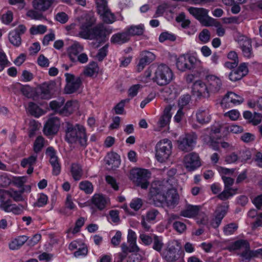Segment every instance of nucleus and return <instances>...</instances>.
Instances as JSON below:
<instances>
[{
	"instance_id": "1",
	"label": "nucleus",
	"mask_w": 262,
	"mask_h": 262,
	"mask_svg": "<svg viewBox=\"0 0 262 262\" xmlns=\"http://www.w3.org/2000/svg\"><path fill=\"white\" fill-rule=\"evenodd\" d=\"M66 140L70 143H78L81 146L87 145L85 129L81 125L66 122Z\"/></svg>"
},
{
	"instance_id": "2",
	"label": "nucleus",
	"mask_w": 262,
	"mask_h": 262,
	"mask_svg": "<svg viewBox=\"0 0 262 262\" xmlns=\"http://www.w3.org/2000/svg\"><path fill=\"white\" fill-rule=\"evenodd\" d=\"M173 77V74L169 67L162 63L157 67L153 80L159 85H165L171 81Z\"/></svg>"
},
{
	"instance_id": "3",
	"label": "nucleus",
	"mask_w": 262,
	"mask_h": 262,
	"mask_svg": "<svg viewBox=\"0 0 262 262\" xmlns=\"http://www.w3.org/2000/svg\"><path fill=\"white\" fill-rule=\"evenodd\" d=\"M172 147V143L168 139L159 141L155 147L156 159L161 163L167 160L171 154Z\"/></svg>"
},
{
	"instance_id": "4",
	"label": "nucleus",
	"mask_w": 262,
	"mask_h": 262,
	"mask_svg": "<svg viewBox=\"0 0 262 262\" xmlns=\"http://www.w3.org/2000/svg\"><path fill=\"white\" fill-rule=\"evenodd\" d=\"M150 177V173L146 169H135L130 171L129 179L138 186L142 189H147L149 183L148 179Z\"/></svg>"
},
{
	"instance_id": "5",
	"label": "nucleus",
	"mask_w": 262,
	"mask_h": 262,
	"mask_svg": "<svg viewBox=\"0 0 262 262\" xmlns=\"http://www.w3.org/2000/svg\"><path fill=\"white\" fill-rule=\"evenodd\" d=\"M0 208L6 212H11L14 215H18L21 214L26 209V207L22 204H13L10 199L6 200L4 194L0 195Z\"/></svg>"
},
{
	"instance_id": "6",
	"label": "nucleus",
	"mask_w": 262,
	"mask_h": 262,
	"mask_svg": "<svg viewBox=\"0 0 262 262\" xmlns=\"http://www.w3.org/2000/svg\"><path fill=\"white\" fill-rule=\"evenodd\" d=\"M188 11L190 14L198 19L202 25L208 27L213 25L214 19L208 16V10L203 8L190 7L188 8Z\"/></svg>"
},
{
	"instance_id": "7",
	"label": "nucleus",
	"mask_w": 262,
	"mask_h": 262,
	"mask_svg": "<svg viewBox=\"0 0 262 262\" xmlns=\"http://www.w3.org/2000/svg\"><path fill=\"white\" fill-rule=\"evenodd\" d=\"M96 4L97 12L105 23L112 24L115 21V16L108 8L106 0H96Z\"/></svg>"
},
{
	"instance_id": "8",
	"label": "nucleus",
	"mask_w": 262,
	"mask_h": 262,
	"mask_svg": "<svg viewBox=\"0 0 262 262\" xmlns=\"http://www.w3.org/2000/svg\"><path fill=\"white\" fill-rule=\"evenodd\" d=\"M197 138V135L194 133L186 134L178 140V148L185 152L191 151L196 144Z\"/></svg>"
},
{
	"instance_id": "9",
	"label": "nucleus",
	"mask_w": 262,
	"mask_h": 262,
	"mask_svg": "<svg viewBox=\"0 0 262 262\" xmlns=\"http://www.w3.org/2000/svg\"><path fill=\"white\" fill-rule=\"evenodd\" d=\"M197 59L189 55L180 56L177 60V68L182 72L194 69L196 67Z\"/></svg>"
},
{
	"instance_id": "10",
	"label": "nucleus",
	"mask_w": 262,
	"mask_h": 262,
	"mask_svg": "<svg viewBox=\"0 0 262 262\" xmlns=\"http://www.w3.org/2000/svg\"><path fill=\"white\" fill-rule=\"evenodd\" d=\"M96 19L91 14L85 16V21L81 24L79 32V36L84 39H90L92 26L95 23Z\"/></svg>"
},
{
	"instance_id": "11",
	"label": "nucleus",
	"mask_w": 262,
	"mask_h": 262,
	"mask_svg": "<svg viewBox=\"0 0 262 262\" xmlns=\"http://www.w3.org/2000/svg\"><path fill=\"white\" fill-rule=\"evenodd\" d=\"M228 249L231 250H236L238 249L243 250L241 256L245 259H250L253 257L252 250H250L249 243L246 240L240 239L234 242Z\"/></svg>"
},
{
	"instance_id": "12",
	"label": "nucleus",
	"mask_w": 262,
	"mask_h": 262,
	"mask_svg": "<svg viewBox=\"0 0 262 262\" xmlns=\"http://www.w3.org/2000/svg\"><path fill=\"white\" fill-rule=\"evenodd\" d=\"M206 84L211 95V94H216L221 90L222 83L220 78L213 75H209L206 76Z\"/></svg>"
},
{
	"instance_id": "13",
	"label": "nucleus",
	"mask_w": 262,
	"mask_h": 262,
	"mask_svg": "<svg viewBox=\"0 0 262 262\" xmlns=\"http://www.w3.org/2000/svg\"><path fill=\"white\" fill-rule=\"evenodd\" d=\"M186 168L188 171H193L201 166L199 155L195 152H191L186 155L184 159Z\"/></svg>"
},
{
	"instance_id": "14",
	"label": "nucleus",
	"mask_w": 262,
	"mask_h": 262,
	"mask_svg": "<svg viewBox=\"0 0 262 262\" xmlns=\"http://www.w3.org/2000/svg\"><path fill=\"white\" fill-rule=\"evenodd\" d=\"M239 45L243 55L247 58H250L253 56L251 40L245 36H239L237 39Z\"/></svg>"
},
{
	"instance_id": "15",
	"label": "nucleus",
	"mask_w": 262,
	"mask_h": 262,
	"mask_svg": "<svg viewBox=\"0 0 262 262\" xmlns=\"http://www.w3.org/2000/svg\"><path fill=\"white\" fill-rule=\"evenodd\" d=\"M112 32V30L106 28L103 24H99L92 29L90 39L104 40L106 36Z\"/></svg>"
},
{
	"instance_id": "16",
	"label": "nucleus",
	"mask_w": 262,
	"mask_h": 262,
	"mask_svg": "<svg viewBox=\"0 0 262 262\" xmlns=\"http://www.w3.org/2000/svg\"><path fill=\"white\" fill-rule=\"evenodd\" d=\"M192 92L193 95L198 97H203L208 98L210 96L206 82L204 83L201 80L196 81L192 86Z\"/></svg>"
},
{
	"instance_id": "17",
	"label": "nucleus",
	"mask_w": 262,
	"mask_h": 262,
	"mask_svg": "<svg viewBox=\"0 0 262 262\" xmlns=\"http://www.w3.org/2000/svg\"><path fill=\"white\" fill-rule=\"evenodd\" d=\"M60 121L57 117L49 119L44 125L43 133L46 136L56 134L60 127Z\"/></svg>"
},
{
	"instance_id": "18",
	"label": "nucleus",
	"mask_w": 262,
	"mask_h": 262,
	"mask_svg": "<svg viewBox=\"0 0 262 262\" xmlns=\"http://www.w3.org/2000/svg\"><path fill=\"white\" fill-rule=\"evenodd\" d=\"M55 84V82L53 81L45 82L41 84L38 88V91L37 92L38 95L43 99H49L51 98Z\"/></svg>"
},
{
	"instance_id": "19",
	"label": "nucleus",
	"mask_w": 262,
	"mask_h": 262,
	"mask_svg": "<svg viewBox=\"0 0 262 262\" xmlns=\"http://www.w3.org/2000/svg\"><path fill=\"white\" fill-rule=\"evenodd\" d=\"M248 73L247 64L244 62L241 63L237 69L232 70L229 75V78L232 81L241 80Z\"/></svg>"
},
{
	"instance_id": "20",
	"label": "nucleus",
	"mask_w": 262,
	"mask_h": 262,
	"mask_svg": "<svg viewBox=\"0 0 262 262\" xmlns=\"http://www.w3.org/2000/svg\"><path fill=\"white\" fill-rule=\"evenodd\" d=\"M196 119L198 122L201 124L208 123L211 119V115L209 108L201 107L196 111Z\"/></svg>"
},
{
	"instance_id": "21",
	"label": "nucleus",
	"mask_w": 262,
	"mask_h": 262,
	"mask_svg": "<svg viewBox=\"0 0 262 262\" xmlns=\"http://www.w3.org/2000/svg\"><path fill=\"white\" fill-rule=\"evenodd\" d=\"M141 56L137 65V69L139 72L141 71L146 65L150 63L156 58L154 54L147 51H143Z\"/></svg>"
},
{
	"instance_id": "22",
	"label": "nucleus",
	"mask_w": 262,
	"mask_h": 262,
	"mask_svg": "<svg viewBox=\"0 0 262 262\" xmlns=\"http://www.w3.org/2000/svg\"><path fill=\"white\" fill-rule=\"evenodd\" d=\"M83 50V46L78 42H75L67 49V53L70 61L75 62L76 58Z\"/></svg>"
},
{
	"instance_id": "23",
	"label": "nucleus",
	"mask_w": 262,
	"mask_h": 262,
	"mask_svg": "<svg viewBox=\"0 0 262 262\" xmlns=\"http://www.w3.org/2000/svg\"><path fill=\"white\" fill-rule=\"evenodd\" d=\"M171 110V106L170 105L165 108L163 115L160 117L159 120L157 122L158 127L155 129L156 130L159 131L161 128L168 124L171 117V115L170 114Z\"/></svg>"
},
{
	"instance_id": "24",
	"label": "nucleus",
	"mask_w": 262,
	"mask_h": 262,
	"mask_svg": "<svg viewBox=\"0 0 262 262\" xmlns=\"http://www.w3.org/2000/svg\"><path fill=\"white\" fill-rule=\"evenodd\" d=\"M105 161L106 164L109 166L108 168L113 170L118 168L120 164V156L114 152L107 154Z\"/></svg>"
},
{
	"instance_id": "25",
	"label": "nucleus",
	"mask_w": 262,
	"mask_h": 262,
	"mask_svg": "<svg viewBox=\"0 0 262 262\" xmlns=\"http://www.w3.org/2000/svg\"><path fill=\"white\" fill-rule=\"evenodd\" d=\"M179 251L174 246H169L163 253V257L168 262L175 261L180 257L178 253Z\"/></svg>"
},
{
	"instance_id": "26",
	"label": "nucleus",
	"mask_w": 262,
	"mask_h": 262,
	"mask_svg": "<svg viewBox=\"0 0 262 262\" xmlns=\"http://www.w3.org/2000/svg\"><path fill=\"white\" fill-rule=\"evenodd\" d=\"M55 0H33V7L35 10L45 12L48 10Z\"/></svg>"
},
{
	"instance_id": "27",
	"label": "nucleus",
	"mask_w": 262,
	"mask_h": 262,
	"mask_svg": "<svg viewBox=\"0 0 262 262\" xmlns=\"http://www.w3.org/2000/svg\"><path fill=\"white\" fill-rule=\"evenodd\" d=\"M166 203L167 206L174 207L179 203V195L176 189H172L165 194Z\"/></svg>"
},
{
	"instance_id": "28",
	"label": "nucleus",
	"mask_w": 262,
	"mask_h": 262,
	"mask_svg": "<svg viewBox=\"0 0 262 262\" xmlns=\"http://www.w3.org/2000/svg\"><path fill=\"white\" fill-rule=\"evenodd\" d=\"M244 98L241 96L237 95L235 93L229 92H228L223 98L221 104L224 103H232L234 104H239L243 102Z\"/></svg>"
},
{
	"instance_id": "29",
	"label": "nucleus",
	"mask_w": 262,
	"mask_h": 262,
	"mask_svg": "<svg viewBox=\"0 0 262 262\" xmlns=\"http://www.w3.org/2000/svg\"><path fill=\"white\" fill-rule=\"evenodd\" d=\"M129 40L130 37L125 30L122 32L114 34L111 38L112 43L118 45L126 43Z\"/></svg>"
},
{
	"instance_id": "30",
	"label": "nucleus",
	"mask_w": 262,
	"mask_h": 262,
	"mask_svg": "<svg viewBox=\"0 0 262 262\" xmlns=\"http://www.w3.org/2000/svg\"><path fill=\"white\" fill-rule=\"evenodd\" d=\"M92 205L99 210H102L106 206V200L104 196L100 194H95L91 199Z\"/></svg>"
},
{
	"instance_id": "31",
	"label": "nucleus",
	"mask_w": 262,
	"mask_h": 262,
	"mask_svg": "<svg viewBox=\"0 0 262 262\" xmlns=\"http://www.w3.org/2000/svg\"><path fill=\"white\" fill-rule=\"evenodd\" d=\"M201 209L200 206H193L188 205L186 206V209L182 210L180 215L186 217H192L196 216Z\"/></svg>"
},
{
	"instance_id": "32",
	"label": "nucleus",
	"mask_w": 262,
	"mask_h": 262,
	"mask_svg": "<svg viewBox=\"0 0 262 262\" xmlns=\"http://www.w3.org/2000/svg\"><path fill=\"white\" fill-rule=\"evenodd\" d=\"M128 36H140L143 34L145 31L144 26L143 24L139 25H132L125 29Z\"/></svg>"
},
{
	"instance_id": "33",
	"label": "nucleus",
	"mask_w": 262,
	"mask_h": 262,
	"mask_svg": "<svg viewBox=\"0 0 262 262\" xmlns=\"http://www.w3.org/2000/svg\"><path fill=\"white\" fill-rule=\"evenodd\" d=\"M169 180L170 179L165 182H162L156 187H152L151 188V192L152 193L158 192V193H162L164 194L168 193L170 190L173 189L172 186L169 185Z\"/></svg>"
},
{
	"instance_id": "34",
	"label": "nucleus",
	"mask_w": 262,
	"mask_h": 262,
	"mask_svg": "<svg viewBox=\"0 0 262 262\" xmlns=\"http://www.w3.org/2000/svg\"><path fill=\"white\" fill-rule=\"evenodd\" d=\"M28 240L26 236L22 235L17 236L12 240L9 244L11 250H17L20 248Z\"/></svg>"
},
{
	"instance_id": "35",
	"label": "nucleus",
	"mask_w": 262,
	"mask_h": 262,
	"mask_svg": "<svg viewBox=\"0 0 262 262\" xmlns=\"http://www.w3.org/2000/svg\"><path fill=\"white\" fill-rule=\"evenodd\" d=\"M76 106V102L68 101L63 108L59 111V114L64 116H69L73 113Z\"/></svg>"
},
{
	"instance_id": "36",
	"label": "nucleus",
	"mask_w": 262,
	"mask_h": 262,
	"mask_svg": "<svg viewBox=\"0 0 262 262\" xmlns=\"http://www.w3.org/2000/svg\"><path fill=\"white\" fill-rule=\"evenodd\" d=\"M81 84V80L80 77H77L76 80L67 84L64 91L66 94H72L75 92Z\"/></svg>"
},
{
	"instance_id": "37",
	"label": "nucleus",
	"mask_w": 262,
	"mask_h": 262,
	"mask_svg": "<svg viewBox=\"0 0 262 262\" xmlns=\"http://www.w3.org/2000/svg\"><path fill=\"white\" fill-rule=\"evenodd\" d=\"M150 193L152 198L154 205L157 207L162 206L163 203L166 201L165 194L158 192L152 193L151 190Z\"/></svg>"
},
{
	"instance_id": "38",
	"label": "nucleus",
	"mask_w": 262,
	"mask_h": 262,
	"mask_svg": "<svg viewBox=\"0 0 262 262\" xmlns=\"http://www.w3.org/2000/svg\"><path fill=\"white\" fill-rule=\"evenodd\" d=\"M71 171L73 179L75 181L79 180L82 174L81 166L76 163H73L71 165Z\"/></svg>"
},
{
	"instance_id": "39",
	"label": "nucleus",
	"mask_w": 262,
	"mask_h": 262,
	"mask_svg": "<svg viewBox=\"0 0 262 262\" xmlns=\"http://www.w3.org/2000/svg\"><path fill=\"white\" fill-rule=\"evenodd\" d=\"M98 71V67L97 63L95 62H92L84 69L83 74L87 76L92 77L95 74H97Z\"/></svg>"
},
{
	"instance_id": "40",
	"label": "nucleus",
	"mask_w": 262,
	"mask_h": 262,
	"mask_svg": "<svg viewBox=\"0 0 262 262\" xmlns=\"http://www.w3.org/2000/svg\"><path fill=\"white\" fill-rule=\"evenodd\" d=\"M152 249L158 252H160L163 248L164 244L161 237L153 234Z\"/></svg>"
},
{
	"instance_id": "41",
	"label": "nucleus",
	"mask_w": 262,
	"mask_h": 262,
	"mask_svg": "<svg viewBox=\"0 0 262 262\" xmlns=\"http://www.w3.org/2000/svg\"><path fill=\"white\" fill-rule=\"evenodd\" d=\"M64 102V99L63 98H59L58 100H53L50 102V107L55 113L59 114V111L61 109L60 107L63 105Z\"/></svg>"
},
{
	"instance_id": "42",
	"label": "nucleus",
	"mask_w": 262,
	"mask_h": 262,
	"mask_svg": "<svg viewBox=\"0 0 262 262\" xmlns=\"http://www.w3.org/2000/svg\"><path fill=\"white\" fill-rule=\"evenodd\" d=\"M236 191V189H234L225 188L224 191L217 195V198L223 201L227 200L230 197L233 196L235 193Z\"/></svg>"
},
{
	"instance_id": "43",
	"label": "nucleus",
	"mask_w": 262,
	"mask_h": 262,
	"mask_svg": "<svg viewBox=\"0 0 262 262\" xmlns=\"http://www.w3.org/2000/svg\"><path fill=\"white\" fill-rule=\"evenodd\" d=\"M10 42L14 46L18 47L21 42L20 36L16 31H11L9 34Z\"/></svg>"
},
{
	"instance_id": "44",
	"label": "nucleus",
	"mask_w": 262,
	"mask_h": 262,
	"mask_svg": "<svg viewBox=\"0 0 262 262\" xmlns=\"http://www.w3.org/2000/svg\"><path fill=\"white\" fill-rule=\"evenodd\" d=\"M37 155H33L27 158H24L22 159L20 165L23 167H26L27 166H33L37 161Z\"/></svg>"
},
{
	"instance_id": "45",
	"label": "nucleus",
	"mask_w": 262,
	"mask_h": 262,
	"mask_svg": "<svg viewBox=\"0 0 262 262\" xmlns=\"http://www.w3.org/2000/svg\"><path fill=\"white\" fill-rule=\"evenodd\" d=\"M3 191L12 198L15 202L23 201L24 200L23 195L18 191L15 190L13 189H11L10 191L4 190Z\"/></svg>"
},
{
	"instance_id": "46",
	"label": "nucleus",
	"mask_w": 262,
	"mask_h": 262,
	"mask_svg": "<svg viewBox=\"0 0 262 262\" xmlns=\"http://www.w3.org/2000/svg\"><path fill=\"white\" fill-rule=\"evenodd\" d=\"M50 164L53 167V174L57 176L60 172V166L58 162V157L52 158L49 159Z\"/></svg>"
},
{
	"instance_id": "47",
	"label": "nucleus",
	"mask_w": 262,
	"mask_h": 262,
	"mask_svg": "<svg viewBox=\"0 0 262 262\" xmlns=\"http://www.w3.org/2000/svg\"><path fill=\"white\" fill-rule=\"evenodd\" d=\"M237 228V224L234 223H231L224 227L223 232L225 235H229L233 234Z\"/></svg>"
},
{
	"instance_id": "48",
	"label": "nucleus",
	"mask_w": 262,
	"mask_h": 262,
	"mask_svg": "<svg viewBox=\"0 0 262 262\" xmlns=\"http://www.w3.org/2000/svg\"><path fill=\"white\" fill-rule=\"evenodd\" d=\"M28 111L31 115L35 117H39L40 115V108L34 102H31L29 103Z\"/></svg>"
},
{
	"instance_id": "49",
	"label": "nucleus",
	"mask_w": 262,
	"mask_h": 262,
	"mask_svg": "<svg viewBox=\"0 0 262 262\" xmlns=\"http://www.w3.org/2000/svg\"><path fill=\"white\" fill-rule=\"evenodd\" d=\"M223 129L226 131V125L215 122L210 127V133L216 134L221 133Z\"/></svg>"
},
{
	"instance_id": "50",
	"label": "nucleus",
	"mask_w": 262,
	"mask_h": 262,
	"mask_svg": "<svg viewBox=\"0 0 262 262\" xmlns=\"http://www.w3.org/2000/svg\"><path fill=\"white\" fill-rule=\"evenodd\" d=\"M44 145V139L42 136L37 137L34 143L33 149L35 153L41 151Z\"/></svg>"
},
{
	"instance_id": "51",
	"label": "nucleus",
	"mask_w": 262,
	"mask_h": 262,
	"mask_svg": "<svg viewBox=\"0 0 262 262\" xmlns=\"http://www.w3.org/2000/svg\"><path fill=\"white\" fill-rule=\"evenodd\" d=\"M209 130V128H207L203 130L204 132L202 137L204 143L208 145H212L214 144V138L212 136V134L210 133L209 135L207 134V132Z\"/></svg>"
},
{
	"instance_id": "52",
	"label": "nucleus",
	"mask_w": 262,
	"mask_h": 262,
	"mask_svg": "<svg viewBox=\"0 0 262 262\" xmlns=\"http://www.w3.org/2000/svg\"><path fill=\"white\" fill-rule=\"evenodd\" d=\"M79 188L86 193H91L93 190V187L91 183L89 181H82L79 184Z\"/></svg>"
},
{
	"instance_id": "53",
	"label": "nucleus",
	"mask_w": 262,
	"mask_h": 262,
	"mask_svg": "<svg viewBox=\"0 0 262 262\" xmlns=\"http://www.w3.org/2000/svg\"><path fill=\"white\" fill-rule=\"evenodd\" d=\"M199 38L204 43L208 42L210 39V33L207 29H204L199 34Z\"/></svg>"
},
{
	"instance_id": "54",
	"label": "nucleus",
	"mask_w": 262,
	"mask_h": 262,
	"mask_svg": "<svg viewBox=\"0 0 262 262\" xmlns=\"http://www.w3.org/2000/svg\"><path fill=\"white\" fill-rule=\"evenodd\" d=\"M130 99H125L122 100L120 102H119L115 107L114 110L115 111V113L116 114H122L124 112V106L126 103L129 102Z\"/></svg>"
},
{
	"instance_id": "55",
	"label": "nucleus",
	"mask_w": 262,
	"mask_h": 262,
	"mask_svg": "<svg viewBox=\"0 0 262 262\" xmlns=\"http://www.w3.org/2000/svg\"><path fill=\"white\" fill-rule=\"evenodd\" d=\"M47 31V27L43 25L33 26L30 29V33L32 35L43 34Z\"/></svg>"
},
{
	"instance_id": "56",
	"label": "nucleus",
	"mask_w": 262,
	"mask_h": 262,
	"mask_svg": "<svg viewBox=\"0 0 262 262\" xmlns=\"http://www.w3.org/2000/svg\"><path fill=\"white\" fill-rule=\"evenodd\" d=\"M176 39V37L172 34L169 33L167 32L162 33L159 38L160 42H163L166 40L170 41H174Z\"/></svg>"
},
{
	"instance_id": "57",
	"label": "nucleus",
	"mask_w": 262,
	"mask_h": 262,
	"mask_svg": "<svg viewBox=\"0 0 262 262\" xmlns=\"http://www.w3.org/2000/svg\"><path fill=\"white\" fill-rule=\"evenodd\" d=\"M26 181L27 179L25 177H16L13 178L12 183L18 188H21L24 186Z\"/></svg>"
},
{
	"instance_id": "58",
	"label": "nucleus",
	"mask_w": 262,
	"mask_h": 262,
	"mask_svg": "<svg viewBox=\"0 0 262 262\" xmlns=\"http://www.w3.org/2000/svg\"><path fill=\"white\" fill-rule=\"evenodd\" d=\"M34 10H29L27 13V15L32 19H41L43 18L42 14L40 12L41 11H36Z\"/></svg>"
},
{
	"instance_id": "59",
	"label": "nucleus",
	"mask_w": 262,
	"mask_h": 262,
	"mask_svg": "<svg viewBox=\"0 0 262 262\" xmlns=\"http://www.w3.org/2000/svg\"><path fill=\"white\" fill-rule=\"evenodd\" d=\"M238 156L241 162H246L251 158V154L248 150H243L238 152Z\"/></svg>"
},
{
	"instance_id": "60",
	"label": "nucleus",
	"mask_w": 262,
	"mask_h": 262,
	"mask_svg": "<svg viewBox=\"0 0 262 262\" xmlns=\"http://www.w3.org/2000/svg\"><path fill=\"white\" fill-rule=\"evenodd\" d=\"M226 131L234 134H238L242 133L243 131V128L242 127L235 124L226 125Z\"/></svg>"
},
{
	"instance_id": "61",
	"label": "nucleus",
	"mask_w": 262,
	"mask_h": 262,
	"mask_svg": "<svg viewBox=\"0 0 262 262\" xmlns=\"http://www.w3.org/2000/svg\"><path fill=\"white\" fill-rule=\"evenodd\" d=\"M20 85V90L22 94L28 98L31 97L33 93L32 88L28 85Z\"/></svg>"
},
{
	"instance_id": "62",
	"label": "nucleus",
	"mask_w": 262,
	"mask_h": 262,
	"mask_svg": "<svg viewBox=\"0 0 262 262\" xmlns=\"http://www.w3.org/2000/svg\"><path fill=\"white\" fill-rule=\"evenodd\" d=\"M107 48L108 45H106L99 50L96 57L99 61H102L104 57L106 56L107 53Z\"/></svg>"
},
{
	"instance_id": "63",
	"label": "nucleus",
	"mask_w": 262,
	"mask_h": 262,
	"mask_svg": "<svg viewBox=\"0 0 262 262\" xmlns=\"http://www.w3.org/2000/svg\"><path fill=\"white\" fill-rule=\"evenodd\" d=\"M190 100L191 96L188 94L181 96L179 100L178 103L180 108H183V107L187 105L189 103Z\"/></svg>"
},
{
	"instance_id": "64",
	"label": "nucleus",
	"mask_w": 262,
	"mask_h": 262,
	"mask_svg": "<svg viewBox=\"0 0 262 262\" xmlns=\"http://www.w3.org/2000/svg\"><path fill=\"white\" fill-rule=\"evenodd\" d=\"M159 213L157 209H152L147 211L145 217L147 221H154Z\"/></svg>"
}]
</instances>
